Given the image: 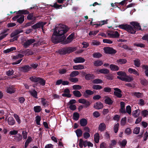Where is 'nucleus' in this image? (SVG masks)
Returning a JSON list of instances; mask_svg holds the SVG:
<instances>
[{
  "mask_svg": "<svg viewBox=\"0 0 148 148\" xmlns=\"http://www.w3.org/2000/svg\"><path fill=\"white\" fill-rule=\"evenodd\" d=\"M126 112H127L129 114H131L132 113V110L131 106L128 105L126 107Z\"/></svg>",
  "mask_w": 148,
  "mask_h": 148,
  "instance_id": "nucleus-52",
  "label": "nucleus"
},
{
  "mask_svg": "<svg viewBox=\"0 0 148 148\" xmlns=\"http://www.w3.org/2000/svg\"><path fill=\"white\" fill-rule=\"evenodd\" d=\"M114 89L115 90L114 92V95L118 98H121L122 96L121 94L122 91L118 88H114Z\"/></svg>",
  "mask_w": 148,
  "mask_h": 148,
  "instance_id": "nucleus-8",
  "label": "nucleus"
},
{
  "mask_svg": "<svg viewBox=\"0 0 148 148\" xmlns=\"http://www.w3.org/2000/svg\"><path fill=\"white\" fill-rule=\"evenodd\" d=\"M69 80L72 82L76 83L78 81V79L76 77H71L69 78Z\"/></svg>",
  "mask_w": 148,
  "mask_h": 148,
  "instance_id": "nucleus-54",
  "label": "nucleus"
},
{
  "mask_svg": "<svg viewBox=\"0 0 148 148\" xmlns=\"http://www.w3.org/2000/svg\"><path fill=\"white\" fill-rule=\"evenodd\" d=\"M80 124L81 126L84 127L86 126L87 124V120L84 118H82L81 119L80 121Z\"/></svg>",
  "mask_w": 148,
  "mask_h": 148,
  "instance_id": "nucleus-26",
  "label": "nucleus"
},
{
  "mask_svg": "<svg viewBox=\"0 0 148 148\" xmlns=\"http://www.w3.org/2000/svg\"><path fill=\"white\" fill-rule=\"evenodd\" d=\"M75 132L77 137L81 136L82 134V131L80 129H78L75 131Z\"/></svg>",
  "mask_w": 148,
  "mask_h": 148,
  "instance_id": "nucleus-43",
  "label": "nucleus"
},
{
  "mask_svg": "<svg viewBox=\"0 0 148 148\" xmlns=\"http://www.w3.org/2000/svg\"><path fill=\"white\" fill-rule=\"evenodd\" d=\"M46 24V23L40 21L32 26L31 27L34 30H36L37 29H39L41 28L42 30L43 31L44 26Z\"/></svg>",
  "mask_w": 148,
  "mask_h": 148,
  "instance_id": "nucleus-4",
  "label": "nucleus"
},
{
  "mask_svg": "<svg viewBox=\"0 0 148 148\" xmlns=\"http://www.w3.org/2000/svg\"><path fill=\"white\" fill-rule=\"evenodd\" d=\"M16 49V48L15 47H12L8 49H7L4 50L3 52L4 53H7L12 51L14 50H15Z\"/></svg>",
  "mask_w": 148,
  "mask_h": 148,
  "instance_id": "nucleus-44",
  "label": "nucleus"
},
{
  "mask_svg": "<svg viewBox=\"0 0 148 148\" xmlns=\"http://www.w3.org/2000/svg\"><path fill=\"white\" fill-rule=\"evenodd\" d=\"M36 124L38 125H40V122L41 120V118L40 116L38 115L36 116Z\"/></svg>",
  "mask_w": 148,
  "mask_h": 148,
  "instance_id": "nucleus-57",
  "label": "nucleus"
},
{
  "mask_svg": "<svg viewBox=\"0 0 148 148\" xmlns=\"http://www.w3.org/2000/svg\"><path fill=\"white\" fill-rule=\"evenodd\" d=\"M74 34L72 33L69 35L67 38L66 39H65L62 42V44H66L71 42L72 41L73 38L74 37Z\"/></svg>",
  "mask_w": 148,
  "mask_h": 148,
  "instance_id": "nucleus-7",
  "label": "nucleus"
},
{
  "mask_svg": "<svg viewBox=\"0 0 148 148\" xmlns=\"http://www.w3.org/2000/svg\"><path fill=\"white\" fill-rule=\"evenodd\" d=\"M73 68L74 70H78L84 69V67L83 65L81 64H79L74 66H73Z\"/></svg>",
  "mask_w": 148,
  "mask_h": 148,
  "instance_id": "nucleus-28",
  "label": "nucleus"
},
{
  "mask_svg": "<svg viewBox=\"0 0 148 148\" xmlns=\"http://www.w3.org/2000/svg\"><path fill=\"white\" fill-rule=\"evenodd\" d=\"M103 91L107 93H110L112 90V88L109 87H106L104 88Z\"/></svg>",
  "mask_w": 148,
  "mask_h": 148,
  "instance_id": "nucleus-53",
  "label": "nucleus"
},
{
  "mask_svg": "<svg viewBox=\"0 0 148 148\" xmlns=\"http://www.w3.org/2000/svg\"><path fill=\"white\" fill-rule=\"evenodd\" d=\"M60 27H56L54 30L51 38L52 42L54 44L62 42L65 39L66 36L64 34L67 32L69 28L66 25H62Z\"/></svg>",
  "mask_w": 148,
  "mask_h": 148,
  "instance_id": "nucleus-1",
  "label": "nucleus"
},
{
  "mask_svg": "<svg viewBox=\"0 0 148 148\" xmlns=\"http://www.w3.org/2000/svg\"><path fill=\"white\" fill-rule=\"evenodd\" d=\"M79 117V114L77 112H74L73 114V119L75 121L78 120Z\"/></svg>",
  "mask_w": 148,
  "mask_h": 148,
  "instance_id": "nucleus-37",
  "label": "nucleus"
},
{
  "mask_svg": "<svg viewBox=\"0 0 148 148\" xmlns=\"http://www.w3.org/2000/svg\"><path fill=\"white\" fill-rule=\"evenodd\" d=\"M142 68L143 69L145 70L144 73L146 76L148 77V65H143Z\"/></svg>",
  "mask_w": 148,
  "mask_h": 148,
  "instance_id": "nucleus-33",
  "label": "nucleus"
},
{
  "mask_svg": "<svg viewBox=\"0 0 148 148\" xmlns=\"http://www.w3.org/2000/svg\"><path fill=\"white\" fill-rule=\"evenodd\" d=\"M39 77H37L35 76H33L30 77L29 78V79L31 81L34 83H37Z\"/></svg>",
  "mask_w": 148,
  "mask_h": 148,
  "instance_id": "nucleus-32",
  "label": "nucleus"
},
{
  "mask_svg": "<svg viewBox=\"0 0 148 148\" xmlns=\"http://www.w3.org/2000/svg\"><path fill=\"white\" fill-rule=\"evenodd\" d=\"M16 91L15 86L14 85L10 86L6 88V92L10 94H12L15 92Z\"/></svg>",
  "mask_w": 148,
  "mask_h": 148,
  "instance_id": "nucleus-9",
  "label": "nucleus"
},
{
  "mask_svg": "<svg viewBox=\"0 0 148 148\" xmlns=\"http://www.w3.org/2000/svg\"><path fill=\"white\" fill-rule=\"evenodd\" d=\"M127 62V60L124 59H120L117 60L116 61L117 62L121 64H125Z\"/></svg>",
  "mask_w": 148,
  "mask_h": 148,
  "instance_id": "nucleus-41",
  "label": "nucleus"
},
{
  "mask_svg": "<svg viewBox=\"0 0 148 148\" xmlns=\"http://www.w3.org/2000/svg\"><path fill=\"white\" fill-rule=\"evenodd\" d=\"M73 88L75 90H79L82 89V86L79 85H75L73 86Z\"/></svg>",
  "mask_w": 148,
  "mask_h": 148,
  "instance_id": "nucleus-56",
  "label": "nucleus"
},
{
  "mask_svg": "<svg viewBox=\"0 0 148 148\" xmlns=\"http://www.w3.org/2000/svg\"><path fill=\"white\" fill-rule=\"evenodd\" d=\"M8 122L9 125H12L15 124V121L14 119L12 117H8Z\"/></svg>",
  "mask_w": 148,
  "mask_h": 148,
  "instance_id": "nucleus-21",
  "label": "nucleus"
},
{
  "mask_svg": "<svg viewBox=\"0 0 148 148\" xmlns=\"http://www.w3.org/2000/svg\"><path fill=\"white\" fill-rule=\"evenodd\" d=\"M110 68L111 70L114 71H117L119 70V68L118 66L114 64H111Z\"/></svg>",
  "mask_w": 148,
  "mask_h": 148,
  "instance_id": "nucleus-23",
  "label": "nucleus"
},
{
  "mask_svg": "<svg viewBox=\"0 0 148 148\" xmlns=\"http://www.w3.org/2000/svg\"><path fill=\"white\" fill-rule=\"evenodd\" d=\"M103 82V81L99 79H95L92 81V83L94 84H101Z\"/></svg>",
  "mask_w": 148,
  "mask_h": 148,
  "instance_id": "nucleus-45",
  "label": "nucleus"
},
{
  "mask_svg": "<svg viewBox=\"0 0 148 148\" xmlns=\"http://www.w3.org/2000/svg\"><path fill=\"white\" fill-rule=\"evenodd\" d=\"M25 16L23 15H22L16 21L19 24L22 23L24 21Z\"/></svg>",
  "mask_w": 148,
  "mask_h": 148,
  "instance_id": "nucleus-38",
  "label": "nucleus"
},
{
  "mask_svg": "<svg viewBox=\"0 0 148 148\" xmlns=\"http://www.w3.org/2000/svg\"><path fill=\"white\" fill-rule=\"evenodd\" d=\"M32 68L28 65H25L24 66L19 68L20 70L24 73H26L29 71Z\"/></svg>",
  "mask_w": 148,
  "mask_h": 148,
  "instance_id": "nucleus-11",
  "label": "nucleus"
},
{
  "mask_svg": "<svg viewBox=\"0 0 148 148\" xmlns=\"http://www.w3.org/2000/svg\"><path fill=\"white\" fill-rule=\"evenodd\" d=\"M125 132L127 135H130L132 133V130L130 128L128 127L125 130Z\"/></svg>",
  "mask_w": 148,
  "mask_h": 148,
  "instance_id": "nucleus-64",
  "label": "nucleus"
},
{
  "mask_svg": "<svg viewBox=\"0 0 148 148\" xmlns=\"http://www.w3.org/2000/svg\"><path fill=\"white\" fill-rule=\"evenodd\" d=\"M99 72L102 74H108L109 73L110 71L107 69H99Z\"/></svg>",
  "mask_w": 148,
  "mask_h": 148,
  "instance_id": "nucleus-29",
  "label": "nucleus"
},
{
  "mask_svg": "<svg viewBox=\"0 0 148 148\" xmlns=\"http://www.w3.org/2000/svg\"><path fill=\"white\" fill-rule=\"evenodd\" d=\"M34 54V52L32 51L29 49H26V56H29L30 55H32Z\"/></svg>",
  "mask_w": 148,
  "mask_h": 148,
  "instance_id": "nucleus-55",
  "label": "nucleus"
},
{
  "mask_svg": "<svg viewBox=\"0 0 148 148\" xmlns=\"http://www.w3.org/2000/svg\"><path fill=\"white\" fill-rule=\"evenodd\" d=\"M99 134L98 133H97L94 135V140L96 143H98L99 142Z\"/></svg>",
  "mask_w": 148,
  "mask_h": 148,
  "instance_id": "nucleus-30",
  "label": "nucleus"
},
{
  "mask_svg": "<svg viewBox=\"0 0 148 148\" xmlns=\"http://www.w3.org/2000/svg\"><path fill=\"white\" fill-rule=\"evenodd\" d=\"M41 103L45 107H46L48 106L49 104L46 103L47 101L45 99L43 98H42L41 99Z\"/></svg>",
  "mask_w": 148,
  "mask_h": 148,
  "instance_id": "nucleus-39",
  "label": "nucleus"
},
{
  "mask_svg": "<svg viewBox=\"0 0 148 148\" xmlns=\"http://www.w3.org/2000/svg\"><path fill=\"white\" fill-rule=\"evenodd\" d=\"M73 95L76 97H80L82 95L80 92L78 90H74L73 91Z\"/></svg>",
  "mask_w": 148,
  "mask_h": 148,
  "instance_id": "nucleus-31",
  "label": "nucleus"
},
{
  "mask_svg": "<svg viewBox=\"0 0 148 148\" xmlns=\"http://www.w3.org/2000/svg\"><path fill=\"white\" fill-rule=\"evenodd\" d=\"M102 55L99 53L97 52L94 53L93 54V57L94 58H101Z\"/></svg>",
  "mask_w": 148,
  "mask_h": 148,
  "instance_id": "nucleus-50",
  "label": "nucleus"
},
{
  "mask_svg": "<svg viewBox=\"0 0 148 148\" xmlns=\"http://www.w3.org/2000/svg\"><path fill=\"white\" fill-rule=\"evenodd\" d=\"M108 35L110 36V38H118L119 36V34L118 32L116 31L108 33Z\"/></svg>",
  "mask_w": 148,
  "mask_h": 148,
  "instance_id": "nucleus-12",
  "label": "nucleus"
},
{
  "mask_svg": "<svg viewBox=\"0 0 148 148\" xmlns=\"http://www.w3.org/2000/svg\"><path fill=\"white\" fill-rule=\"evenodd\" d=\"M106 99L104 100V102L106 104L110 105L113 103V101L111 99L110 97H107V96L105 97Z\"/></svg>",
  "mask_w": 148,
  "mask_h": 148,
  "instance_id": "nucleus-18",
  "label": "nucleus"
},
{
  "mask_svg": "<svg viewBox=\"0 0 148 148\" xmlns=\"http://www.w3.org/2000/svg\"><path fill=\"white\" fill-rule=\"evenodd\" d=\"M140 127H136L134 129L133 132L135 134H138L140 132Z\"/></svg>",
  "mask_w": 148,
  "mask_h": 148,
  "instance_id": "nucleus-62",
  "label": "nucleus"
},
{
  "mask_svg": "<svg viewBox=\"0 0 148 148\" xmlns=\"http://www.w3.org/2000/svg\"><path fill=\"white\" fill-rule=\"evenodd\" d=\"M45 83L46 81L45 80L39 77L38 80V81H37V82L36 83V84L37 85V84H39L40 85L44 86L45 84Z\"/></svg>",
  "mask_w": 148,
  "mask_h": 148,
  "instance_id": "nucleus-19",
  "label": "nucleus"
},
{
  "mask_svg": "<svg viewBox=\"0 0 148 148\" xmlns=\"http://www.w3.org/2000/svg\"><path fill=\"white\" fill-rule=\"evenodd\" d=\"M93 107L96 109L99 110L103 107V105L102 103L99 101H98L94 104Z\"/></svg>",
  "mask_w": 148,
  "mask_h": 148,
  "instance_id": "nucleus-13",
  "label": "nucleus"
},
{
  "mask_svg": "<svg viewBox=\"0 0 148 148\" xmlns=\"http://www.w3.org/2000/svg\"><path fill=\"white\" fill-rule=\"evenodd\" d=\"M50 6L51 7H53L56 9H59L60 7H62V5H58L57 4V2H56L54 3L53 5H50Z\"/></svg>",
  "mask_w": 148,
  "mask_h": 148,
  "instance_id": "nucleus-47",
  "label": "nucleus"
},
{
  "mask_svg": "<svg viewBox=\"0 0 148 148\" xmlns=\"http://www.w3.org/2000/svg\"><path fill=\"white\" fill-rule=\"evenodd\" d=\"M133 95L138 98H139L142 97L143 93L140 92H134L133 93Z\"/></svg>",
  "mask_w": 148,
  "mask_h": 148,
  "instance_id": "nucleus-51",
  "label": "nucleus"
},
{
  "mask_svg": "<svg viewBox=\"0 0 148 148\" xmlns=\"http://www.w3.org/2000/svg\"><path fill=\"white\" fill-rule=\"evenodd\" d=\"M85 79L87 80L93 79L95 78V76L92 74L85 73L84 75Z\"/></svg>",
  "mask_w": 148,
  "mask_h": 148,
  "instance_id": "nucleus-16",
  "label": "nucleus"
},
{
  "mask_svg": "<svg viewBox=\"0 0 148 148\" xmlns=\"http://www.w3.org/2000/svg\"><path fill=\"white\" fill-rule=\"evenodd\" d=\"M134 64L135 66L138 67H140L141 63L139 59H136L134 60Z\"/></svg>",
  "mask_w": 148,
  "mask_h": 148,
  "instance_id": "nucleus-36",
  "label": "nucleus"
},
{
  "mask_svg": "<svg viewBox=\"0 0 148 148\" xmlns=\"http://www.w3.org/2000/svg\"><path fill=\"white\" fill-rule=\"evenodd\" d=\"M141 114L142 115L145 117L148 115V110H144L141 111Z\"/></svg>",
  "mask_w": 148,
  "mask_h": 148,
  "instance_id": "nucleus-46",
  "label": "nucleus"
},
{
  "mask_svg": "<svg viewBox=\"0 0 148 148\" xmlns=\"http://www.w3.org/2000/svg\"><path fill=\"white\" fill-rule=\"evenodd\" d=\"M119 123L116 124L114 127V131L115 133H116L117 132L119 127Z\"/></svg>",
  "mask_w": 148,
  "mask_h": 148,
  "instance_id": "nucleus-58",
  "label": "nucleus"
},
{
  "mask_svg": "<svg viewBox=\"0 0 148 148\" xmlns=\"http://www.w3.org/2000/svg\"><path fill=\"white\" fill-rule=\"evenodd\" d=\"M29 92L32 96L35 98H38L37 92L35 90H34L32 91H30Z\"/></svg>",
  "mask_w": 148,
  "mask_h": 148,
  "instance_id": "nucleus-34",
  "label": "nucleus"
},
{
  "mask_svg": "<svg viewBox=\"0 0 148 148\" xmlns=\"http://www.w3.org/2000/svg\"><path fill=\"white\" fill-rule=\"evenodd\" d=\"M140 110L139 109L135 110L133 111L132 112V115L135 118H137L139 116L140 113Z\"/></svg>",
  "mask_w": 148,
  "mask_h": 148,
  "instance_id": "nucleus-22",
  "label": "nucleus"
},
{
  "mask_svg": "<svg viewBox=\"0 0 148 148\" xmlns=\"http://www.w3.org/2000/svg\"><path fill=\"white\" fill-rule=\"evenodd\" d=\"M85 61L84 58L82 57H78L75 58L74 60V62L75 63H83Z\"/></svg>",
  "mask_w": 148,
  "mask_h": 148,
  "instance_id": "nucleus-15",
  "label": "nucleus"
},
{
  "mask_svg": "<svg viewBox=\"0 0 148 148\" xmlns=\"http://www.w3.org/2000/svg\"><path fill=\"white\" fill-rule=\"evenodd\" d=\"M92 88L95 90H99L101 89L102 87L99 85H94L92 86Z\"/></svg>",
  "mask_w": 148,
  "mask_h": 148,
  "instance_id": "nucleus-49",
  "label": "nucleus"
},
{
  "mask_svg": "<svg viewBox=\"0 0 148 148\" xmlns=\"http://www.w3.org/2000/svg\"><path fill=\"white\" fill-rule=\"evenodd\" d=\"M14 139L17 141L19 142L23 138L22 136L20 134H18L14 136Z\"/></svg>",
  "mask_w": 148,
  "mask_h": 148,
  "instance_id": "nucleus-27",
  "label": "nucleus"
},
{
  "mask_svg": "<svg viewBox=\"0 0 148 148\" xmlns=\"http://www.w3.org/2000/svg\"><path fill=\"white\" fill-rule=\"evenodd\" d=\"M117 75L119 76L117 77V79L123 81L130 82L134 80V78L127 75L126 73L124 71H119L117 73Z\"/></svg>",
  "mask_w": 148,
  "mask_h": 148,
  "instance_id": "nucleus-3",
  "label": "nucleus"
},
{
  "mask_svg": "<svg viewBox=\"0 0 148 148\" xmlns=\"http://www.w3.org/2000/svg\"><path fill=\"white\" fill-rule=\"evenodd\" d=\"M28 133L25 130H24L22 131V134L23 136V139H26L27 137Z\"/></svg>",
  "mask_w": 148,
  "mask_h": 148,
  "instance_id": "nucleus-63",
  "label": "nucleus"
},
{
  "mask_svg": "<svg viewBox=\"0 0 148 148\" xmlns=\"http://www.w3.org/2000/svg\"><path fill=\"white\" fill-rule=\"evenodd\" d=\"M14 71L12 69H10L6 72V75L8 76L13 75Z\"/></svg>",
  "mask_w": 148,
  "mask_h": 148,
  "instance_id": "nucleus-59",
  "label": "nucleus"
},
{
  "mask_svg": "<svg viewBox=\"0 0 148 148\" xmlns=\"http://www.w3.org/2000/svg\"><path fill=\"white\" fill-rule=\"evenodd\" d=\"M36 41L35 39H30L26 41L23 44V47L25 48H28L30 45Z\"/></svg>",
  "mask_w": 148,
  "mask_h": 148,
  "instance_id": "nucleus-6",
  "label": "nucleus"
},
{
  "mask_svg": "<svg viewBox=\"0 0 148 148\" xmlns=\"http://www.w3.org/2000/svg\"><path fill=\"white\" fill-rule=\"evenodd\" d=\"M94 94V92L93 91L87 89L86 90L85 92L83 93V96L85 98H88Z\"/></svg>",
  "mask_w": 148,
  "mask_h": 148,
  "instance_id": "nucleus-10",
  "label": "nucleus"
},
{
  "mask_svg": "<svg viewBox=\"0 0 148 148\" xmlns=\"http://www.w3.org/2000/svg\"><path fill=\"white\" fill-rule=\"evenodd\" d=\"M126 118L125 116L121 119V125L124 126L125 125L126 123Z\"/></svg>",
  "mask_w": 148,
  "mask_h": 148,
  "instance_id": "nucleus-61",
  "label": "nucleus"
},
{
  "mask_svg": "<svg viewBox=\"0 0 148 148\" xmlns=\"http://www.w3.org/2000/svg\"><path fill=\"white\" fill-rule=\"evenodd\" d=\"M34 112H36L38 113L40 112L42 109L40 106H36L34 108Z\"/></svg>",
  "mask_w": 148,
  "mask_h": 148,
  "instance_id": "nucleus-42",
  "label": "nucleus"
},
{
  "mask_svg": "<svg viewBox=\"0 0 148 148\" xmlns=\"http://www.w3.org/2000/svg\"><path fill=\"white\" fill-rule=\"evenodd\" d=\"M79 73L78 71H73L71 72L69 75L71 77H75L78 75Z\"/></svg>",
  "mask_w": 148,
  "mask_h": 148,
  "instance_id": "nucleus-40",
  "label": "nucleus"
},
{
  "mask_svg": "<svg viewBox=\"0 0 148 148\" xmlns=\"http://www.w3.org/2000/svg\"><path fill=\"white\" fill-rule=\"evenodd\" d=\"M103 64L102 61L100 60L95 61L94 63V66H101Z\"/></svg>",
  "mask_w": 148,
  "mask_h": 148,
  "instance_id": "nucleus-35",
  "label": "nucleus"
},
{
  "mask_svg": "<svg viewBox=\"0 0 148 148\" xmlns=\"http://www.w3.org/2000/svg\"><path fill=\"white\" fill-rule=\"evenodd\" d=\"M35 23V20H34L33 21H32L30 22H28L26 23L24 25V27H26L30 26L31 25L34 24Z\"/></svg>",
  "mask_w": 148,
  "mask_h": 148,
  "instance_id": "nucleus-48",
  "label": "nucleus"
},
{
  "mask_svg": "<svg viewBox=\"0 0 148 148\" xmlns=\"http://www.w3.org/2000/svg\"><path fill=\"white\" fill-rule=\"evenodd\" d=\"M129 25L127 24H122L119 25V27L123 29L130 34H134L136 31L142 30L140 24L137 22L132 21L130 22Z\"/></svg>",
  "mask_w": 148,
  "mask_h": 148,
  "instance_id": "nucleus-2",
  "label": "nucleus"
},
{
  "mask_svg": "<svg viewBox=\"0 0 148 148\" xmlns=\"http://www.w3.org/2000/svg\"><path fill=\"white\" fill-rule=\"evenodd\" d=\"M105 53L109 54H114L116 52V51L113 48L110 47H105L103 49Z\"/></svg>",
  "mask_w": 148,
  "mask_h": 148,
  "instance_id": "nucleus-5",
  "label": "nucleus"
},
{
  "mask_svg": "<svg viewBox=\"0 0 148 148\" xmlns=\"http://www.w3.org/2000/svg\"><path fill=\"white\" fill-rule=\"evenodd\" d=\"M128 72L131 74H133L137 76L139 75V73L135 69L130 68L128 69Z\"/></svg>",
  "mask_w": 148,
  "mask_h": 148,
  "instance_id": "nucleus-24",
  "label": "nucleus"
},
{
  "mask_svg": "<svg viewBox=\"0 0 148 148\" xmlns=\"http://www.w3.org/2000/svg\"><path fill=\"white\" fill-rule=\"evenodd\" d=\"M14 116L18 123H21V121L18 116L16 114H14Z\"/></svg>",
  "mask_w": 148,
  "mask_h": 148,
  "instance_id": "nucleus-60",
  "label": "nucleus"
},
{
  "mask_svg": "<svg viewBox=\"0 0 148 148\" xmlns=\"http://www.w3.org/2000/svg\"><path fill=\"white\" fill-rule=\"evenodd\" d=\"M106 126L105 123H101L99 125L98 129L100 131L103 132L106 129Z\"/></svg>",
  "mask_w": 148,
  "mask_h": 148,
  "instance_id": "nucleus-25",
  "label": "nucleus"
},
{
  "mask_svg": "<svg viewBox=\"0 0 148 148\" xmlns=\"http://www.w3.org/2000/svg\"><path fill=\"white\" fill-rule=\"evenodd\" d=\"M23 32V30L21 29H18L14 31L10 34V37L11 38H13L15 36H18L17 35L22 32Z\"/></svg>",
  "mask_w": 148,
  "mask_h": 148,
  "instance_id": "nucleus-14",
  "label": "nucleus"
},
{
  "mask_svg": "<svg viewBox=\"0 0 148 148\" xmlns=\"http://www.w3.org/2000/svg\"><path fill=\"white\" fill-rule=\"evenodd\" d=\"M28 15L27 16V18L28 20L33 21L35 20V22L36 21V16H34L33 13H31L28 14Z\"/></svg>",
  "mask_w": 148,
  "mask_h": 148,
  "instance_id": "nucleus-17",
  "label": "nucleus"
},
{
  "mask_svg": "<svg viewBox=\"0 0 148 148\" xmlns=\"http://www.w3.org/2000/svg\"><path fill=\"white\" fill-rule=\"evenodd\" d=\"M16 12L17 14L20 15L27 14L29 13V12L28 11L24 10H19L18 11Z\"/></svg>",
  "mask_w": 148,
  "mask_h": 148,
  "instance_id": "nucleus-20",
  "label": "nucleus"
}]
</instances>
